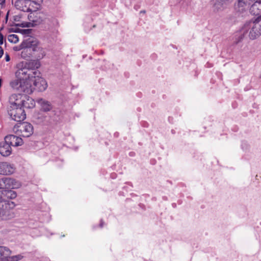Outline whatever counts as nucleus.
I'll list each match as a JSON object with an SVG mask.
<instances>
[{
	"mask_svg": "<svg viewBox=\"0 0 261 261\" xmlns=\"http://www.w3.org/2000/svg\"><path fill=\"white\" fill-rule=\"evenodd\" d=\"M33 3L35 4L39 5L42 2V0H31Z\"/></svg>",
	"mask_w": 261,
	"mask_h": 261,
	"instance_id": "26",
	"label": "nucleus"
},
{
	"mask_svg": "<svg viewBox=\"0 0 261 261\" xmlns=\"http://www.w3.org/2000/svg\"><path fill=\"white\" fill-rule=\"evenodd\" d=\"M15 168L14 166L8 162H0V174L8 175L14 173Z\"/></svg>",
	"mask_w": 261,
	"mask_h": 261,
	"instance_id": "8",
	"label": "nucleus"
},
{
	"mask_svg": "<svg viewBox=\"0 0 261 261\" xmlns=\"http://www.w3.org/2000/svg\"><path fill=\"white\" fill-rule=\"evenodd\" d=\"M5 140L10 146H21L23 144V141L21 138L14 136L9 135L5 137Z\"/></svg>",
	"mask_w": 261,
	"mask_h": 261,
	"instance_id": "10",
	"label": "nucleus"
},
{
	"mask_svg": "<svg viewBox=\"0 0 261 261\" xmlns=\"http://www.w3.org/2000/svg\"><path fill=\"white\" fill-rule=\"evenodd\" d=\"M18 134L23 137H29L33 133V126L28 122H23L18 126Z\"/></svg>",
	"mask_w": 261,
	"mask_h": 261,
	"instance_id": "6",
	"label": "nucleus"
},
{
	"mask_svg": "<svg viewBox=\"0 0 261 261\" xmlns=\"http://www.w3.org/2000/svg\"><path fill=\"white\" fill-rule=\"evenodd\" d=\"M41 63L37 60L21 61L16 65L15 75L19 79H33V72L39 68Z\"/></svg>",
	"mask_w": 261,
	"mask_h": 261,
	"instance_id": "1",
	"label": "nucleus"
},
{
	"mask_svg": "<svg viewBox=\"0 0 261 261\" xmlns=\"http://www.w3.org/2000/svg\"><path fill=\"white\" fill-rule=\"evenodd\" d=\"M2 43H3V41L0 40V44H2Z\"/></svg>",
	"mask_w": 261,
	"mask_h": 261,
	"instance_id": "31",
	"label": "nucleus"
},
{
	"mask_svg": "<svg viewBox=\"0 0 261 261\" xmlns=\"http://www.w3.org/2000/svg\"><path fill=\"white\" fill-rule=\"evenodd\" d=\"M35 107V102L34 100L26 95H24L23 101L22 102V108L33 109Z\"/></svg>",
	"mask_w": 261,
	"mask_h": 261,
	"instance_id": "12",
	"label": "nucleus"
},
{
	"mask_svg": "<svg viewBox=\"0 0 261 261\" xmlns=\"http://www.w3.org/2000/svg\"><path fill=\"white\" fill-rule=\"evenodd\" d=\"M32 83H33V79L27 78L25 79V80L24 79H22L21 92H23L28 94L32 93L35 89Z\"/></svg>",
	"mask_w": 261,
	"mask_h": 261,
	"instance_id": "9",
	"label": "nucleus"
},
{
	"mask_svg": "<svg viewBox=\"0 0 261 261\" xmlns=\"http://www.w3.org/2000/svg\"><path fill=\"white\" fill-rule=\"evenodd\" d=\"M8 112L10 118L17 122L24 120L26 117L24 110L20 107H9Z\"/></svg>",
	"mask_w": 261,
	"mask_h": 261,
	"instance_id": "4",
	"label": "nucleus"
},
{
	"mask_svg": "<svg viewBox=\"0 0 261 261\" xmlns=\"http://www.w3.org/2000/svg\"><path fill=\"white\" fill-rule=\"evenodd\" d=\"M8 177H3L0 178V189L5 190V191H7V190H8Z\"/></svg>",
	"mask_w": 261,
	"mask_h": 261,
	"instance_id": "20",
	"label": "nucleus"
},
{
	"mask_svg": "<svg viewBox=\"0 0 261 261\" xmlns=\"http://www.w3.org/2000/svg\"><path fill=\"white\" fill-rule=\"evenodd\" d=\"M5 203L8 205L9 208H13L15 206V204L13 201L6 200V202Z\"/></svg>",
	"mask_w": 261,
	"mask_h": 261,
	"instance_id": "24",
	"label": "nucleus"
},
{
	"mask_svg": "<svg viewBox=\"0 0 261 261\" xmlns=\"http://www.w3.org/2000/svg\"><path fill=\"white\" fill-rule=\"evenodd\" d=\"M29 2L27 0H17L15 3V7L20 11H27L29 9L27 5Z\"/></svg>",
	"mask_w": 261,
	"mask_h": 261,
	"instance_id": "16",
	"label": "nucleus"
},
{
	"mask_svg": "<svg viewBox=\"0 0 261 261\" xmlns=\"http://www.w3.org/2000/svg\"><path fill=\"white\" fill-rule=\"evenodd\" d=\"M33 51V45L30 47H25L22 48L21 51V57L24 59H27L31 57L32 53Z\"/></svg>",
	"mask_w": 261,
	"mask_h": 261,
	"instance_id": "18",
	"label": "nucleus"
},
{
	"mask_svg": "<svg viewBox=\"0 0 261 261\" xmlns=\"http://www.w3.org/2000/svg\"><path fill=\"white\" fill-rule=\"evenodd\" d=\"M5 3V0H0V5H3Z\"/></svg>",
	"mask_w": 261,
	"mask_h": 261,
	"instance_id": "29",
	"label": "nucleus"
},
{
	"mask_svg": "<svg viewBox=\"0 0 261 261\" xmlns=\"http://www.w3.org/2000/svg\"><path fill=\"white\" fill-rule=\"evenodd\" d=\"M8 190L16 189L21 187V183L14 178L8 177Z\"/></svg>",
	"mask_w": 261,
	"mask_h": 261,
	"instance_id": "17",
	"label": "nucleus"
},
{
	"mask_svg": "<svg viewBox=\"0 0 261 261\" xmlns=\"http://www.w3.org/2000/svg\"><path fill=\"white\" fill-rule=\"evenodd\" d=\"M22 79L17 78L10 83L11 87L14 90L21 92Z\"/></svg>",
	"mask_w": 261,
	"mask_h": 261,
	"instance_id": "19",
	"label": "nucleus"
},
{
	"mask_svg": "<svg viewBox=\"0 0 261 261\" xmlns=\"http://www.w3.org/2000/svg\"><path fill=\"white\" fill-rule=\"evenodd\" d=\"M5 191L6 192L5 194L8 199H13L17 197V193L14 191L7 190Z\"/></svg>",
	"mask_w": 261,
	"mask_h": 261,
	"instance_id": "21",
	"label": "nucleus"
},
{
	"mask_svg": "<svg viewBox=\"0 0 261 261\" xmlns=\"http://www.w3.org/2000/svg\"><path fill=\"white\" fill-rule=\"evenodd\" d=\"M237 7L239 11L249 8L252 14H258L261 12V0H238Z\"/></svg>",
	"mask_w": 261,
	"mask_h": 261,
	"instance_id": "3",
	"label": "nucleus"
},
{
	"mask_svg": "<svg viewBox=\"0 0 261 261\" xmlns=\"http://www.w3.org/2000/svg\"><path fill=\"white\" fill-rule=\"evenodd\" d=\"M33 52L35 53L36 60L38 61L43 59L46 55L44 49L37 44L33 45Z\"/></svg>",
	"mask_w": 261,
	"mask_h": 261,
	"instance_id": "14",
	"label": "nucleus"
},
{
	"mask_svg": "<svg viewBox=\"0 0 261 261\" xmlns=\"http://www.w3.org/2000/svg\"><path fill=\"white\" fill-rule=\"evenodd\" d=\"M40 72L36 70L33 72V80L34 86H35L39 91H44L47 88V84L46 81L39 76Z\"/></svg>",
	"mask_w": 261,
	"mask_h": 261,
	"instance_id": "5",
	"label": "nucleus"
},
{
	"mask_svg": "<svg viewBox=\"0 0 261 261\" xmlns=\"http://www.w3.org/2000/svg\"><path fill=\"white\" fill-rule=\"evenodd\" d=\"M241 39H242V37H241V38H240V39L237 41V42H239Z\"/></svg>",
	"mask_w": 261,
	"mask_h": 261,
	"instance_id": "30",
	"label": "nucleus"
},
{
	"mask_svg": "<svg viewBox=\"0 0 261 261\" xmlns=\"http://www.w3.org/2000/svg\"><path fill=\"white\" fill-rule=\"evenodd\" d=\"M254 20L247 22L241 30L243 36L248 35L250 39H255L261 35V11Z\"/></svg>",
	"mask_w": 261,
	"mask_h": 261,
	"instance_id": "2",
	"label": "nucleus"
},
{
	"mask_svg": "<svg viewBox=\"0 0 261 261\" xmlns=\"http://www.w3.org/2000/svg\"><path fill=\"white\" fill-rule=\"evenodd\" d=\"M5 191H0V203L6 202L7 199L5 197Z\"/></svg>",
	"mask_w": 261,
	"mask_h": 261,
	"instance_id": "23",
	"label": "nucleus"
},
{
	"mask_svg": "<svg viewBox=\"0 0 261 261\" xmlns=\"http://www.w3.org/2000/svg\"><path fill=\"white\" fill-rule=\"evenodd\" d=\"M8 40L10 42L16 43L18 42L19 38L17 35L11 34L8 36Z\"/></svg>",
	"mask_w": 261,
	"mask_h": 261,
	"instance_id": "22",
	"label": "nucleus"
},
{
	"mask_svg": "<svg viewBox=\"0 0 261 261\" xmlns=\"http://www.w3.org/2000/svg\"><path fill=\"white\" fill-rule=\"evenodd\" d=\"M11 251L7 247L0 246V261H10Z\"/></svg>",
	"mask_w": 261,
	"mask_h": 261,
	"instance_id": "11",
	"label": "nucleus"
},
{
	"mask_svg": "<svg viewBox=\"0 0 261 261\" xmlns=\"http://www.w3.org/2000/svg\"><path fill=\"white\" fill-rule=\"evenodd\" d=\"M5 60L7 62H9L10 60V58L8 54H6L5 55Z\"/></svg>",
	"mask_w": 261,
	"mask_h": 261,
	"instance_id": "27",
	"label": "nucleus"
},
{
	"mask_svg": "<svg viewBox=\"0 0 261 261\" xmlns=\"http://www.w3.org/2000/svg\"><path fill=\"white\" fill-rule=\"evenodd\" d=\"M4 54V51L2 49V48L0 46V58H1Z\"/></svg>",
	"mask_w": 261,
	"mask_h": 261,
	"instance_id": "28",
	"label": "nucleus"
},
{
	"mask_svg": "<svg viewBox=\"0 0 261 261\" xmlns=\"http://www.w3.org/2000/svg\"><path fill=\"white\" fill-rule=\"evenodd\" d=\"M22 258L21 255H16L12 256L10 261H19Z\"/></svg>",
	"mask_w": 261,
	"mask_h": 261,
	"instance_id": "25",
	"label": "nucleus"
},
{
	"mask_svg": "<svg viewBox=\"0 0 261 261\" xmlns=\"http://www.w3.org/2000/svg\"><path fill=\"white\" fill-rule=\"evenodd\" d=\"M24 94H12L9 99V107H20L22 108V102L23 99Z\"/></svg>",
	"mask_w": 261,
	"mask_h": 261,
	"instance_id": "7",
	"label": "nucleus"
},
{
	"mask_svg": "<svg viewBox=\"0 0 261 261\" xmlns=\"http://www.w3.org/2000/svg\"><path fill=\"white\" fill-rule=\"evenodd\" d=\"M38 105L41 107V109L44 112H48L52 109L50 102L43 98H38L36 100Z\"/></svg>",
	"mask_w": 261,
	"mask_h": 261,
	"instance_id": "13",
	"label": "nucleus"
},
{
	"mask_svg": "<svg viewBox=\"0 0 261 261\" xmlns=\"http://www.w3.org/2000/svg\"><path fill=\"white\" fill-rule=\"evenodd\" d=\"M11 153V147L7 143L5 140V141L0 144V153L4 156L9 155Z\"/></svg>",
	"mask_w": 261,
	"mask_h": 261,
	"instance_id": "15",
	"label": "nucleus"
}]
</instances>
